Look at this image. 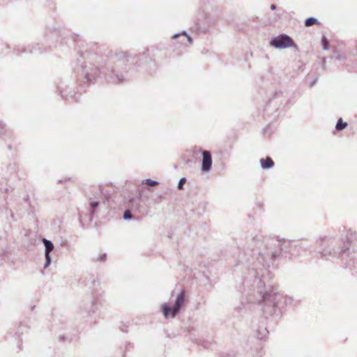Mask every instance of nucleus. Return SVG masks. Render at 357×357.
<instances>
[{"mask_svg": "<svg viewBox=\"0 0 357 357\" xmlns=\"http://www.w3.org/2000/svg\"><path fill=\"white\" fill-rule=\"evenodd\" d=\"M270 44L276 48H287L291 47H296L293 40L285 34L280 35L271 41Z\"/></svg>", "mask_w": 357, "mask_h": 357, "instance_id": "f257e3e1", "label": "nucleus"}, {"mask_svg": "<svg viewBox=\"0 0 357 357\" xmlns=\"http://www.w3.org/2000/svg\"><path fill=\"white\" fill-rule=\"evenodd\" d=\"M203 159L202 169L204 172H208L211 169L212 165V158L211 153L208 151H204L202 152Z\"/></svg>", "mask_w": 357, "mask_h": 357, "instance_id": "f03ea898", "label": "nucleus"}, {"mask_svg": "<svg viewBox=\"0 0 357 357\" xmlns=\"http://www.w3.org/2000/svg\"><path fill=\"white\" fill-rule=\"evenodd\" d=\"M185 301V292L182 291L177 296L176 303L172 310V317H174L178 312L181 307L183 305Z\"/></svg>", "mask_w": 357, "mask_h": 357, "instance_id": "7ed1b4c3", "label": "nucleus"}, {"mask_svg": "<svg viewBox=\"0 0 357 357\" xmlns=\"http://www.w3.org/2000/svg\"><path fill=\"white\" fill-rule=\"evenodd\" d=\"M43 242L45 246V257L47 259L46 264L45 267H47L51 261L50 257V252L53 250L54 245L52 242L50 241H47L46 239H43Z\"/></svg>", "mask_w": 357, "mask_h": 357, "instance_id": "20e7f679", "label": "nucleus"}, {"mask_svg": "<svg viewBox=\"0 0 357 357\" xmlns=\"http://www.w3.org/2000/svg\"><path fill=\"white\" fill-rule=\"evenodd\" d=\"M260 164L263 169H268L274 165V162L270 157H266L260 160Z\"/></svg>", "mask_w": 357, "mask_h": 357, "instance_id": "39448f33", "label": "nucleus"}, {"mask_svg": "<svg viewBox=\"0 0 357 357\" xmlns=\"http://www.w3.org/2000/svg\"><path fill=\"white\" fill-rule=\"evenodd\" d=\"M356 233H353V232H349L347 234V245L344 248V250H347L349 249V245H351V242L354 241V240H356Z\"/></svg>", "mask_w": 357, "mask_h": 357, "instance_id": "423d86ee", "label": "nucleus"}, {"mask_svg": "<svg viewBox=\"0 0 357 357\" xmlns=\"http://www.w3.org/2000/svg\"><path fill=\"white\" fill-rule=\"evenodd\" d=\"M162 312L166 318H168L169 315L172 316V307H169L167 304H164L162 305Z\"/></svg>", "mask_w": 357, "mask_h": 357, "instance_id": "0eeeda50", "label": "nucleus"}, {"mask_svg": "<svg viewBox=\"0 0 357 357\" xmlns=\"http://www.w3.org/2000/svg\"><path fill=\"white\" fill-rule=\"evenodd\" d=\"M314 24H319L318 20L314 17L307 18L305 22V26H310Z\"/></svg>", "mask_w": 357, "mask_h": 357, "instance_id": "6e6552de", "label": "nucleus"}, {"mask_svg": "<svg viewBox=\"0 0 357 357\" xmlns=\"http://www.w3.org/2000/svg\"><path fill=\"white\" fill-rule=\"evenodd\" d=\"M347 126V123H344L342 121V119H340L338 121H337V123L336 124V126H335V128L336 130H343L344 128H345Z\"/></svg>", "mask_w": 357, "mask_h": 357, "instance_id": "1a4fd4ad", "label": "nucleus"}, {"mask_svg": "<svg viewBox=\"0 0 357 357\" xmlns=\"http://www.w3.org/2000/svg\"><path fill=\"white\" fill-rule=\"evenodd\" d=\"M321 42L324 49L327 50L328 48V41L325 36H323Z\"/></svg>", "mask_w": 357, "mask_h": 357, "instance_id": "9d476101", "label": "nucleus"}, {"mask_svg": "<svg viewBox=\"0 0 357 357\" xmlns=\"http://www.w3.org/2000/svg\"><path fill=\"white\" fill-rule=\"evenodd\" d=\"M146 184L149 186H155L158 184L157 181H152L151 179H146L145 181Z\"/></svg>", "mask_w": 357, "mask_h": 357, "instance_id": "9b49d317", "label": "nucleus"}, {"mask_svg": "<svg viewBox=\"0 0 357 357\" xmlns=\"http://www.w3.org/2000/svg\"><path fill=\"white\" fill-rule=\"evenodd\" d=\"M185 182H186V179L185 178H181L178 182V189H182L183 185L185 183Z\"/></svg>", "mask_w": 357, "mask_h": 357, "instance_id": "f8f14e48", "label": "nucleus"}, {"mask_svg": "<svg viewBox=\"0 0 357 357\" xmlns=\"http://www.w3.org/2000/svg\"><path fill=\"white\" fill-rule=\"evenodd\" d=\"M132 217V215H131V213L129 210H126L124 213V215H123V218L125 219H130Z\"/></svg>", "mask_w": 357, "mask_h": 357, "instance_id": "ddd939ff", "label": "nucleus"}, {"mask_svg": "<svg viewBox=\"0 0 357 357\" xmlns=\"http://www.w3.org/2000/svg\"><path fill=\"white\" fill-rule=\"evenodd\" d=\"M98 204H99V203L98 202H93L91 203V206L93 208H95L96 207H97L98 206Z\"/></svg>", "mask_w": 357, "mask_h": 357, "instance_id": "4468645a", "label": "nucleus"}, {"mask_svg": "<svg viewBox=\"0 0 357 357\" xmlns=\"http://www.w3.org/2000/svg\"><path fill=\"white\" fill-rule=\"evenodd\" d=\"M275 8H276V6H275V5H274V4H272V5H271V8L272 10L275 9Z\"/></svg>", "mask_w": 357, "mask_h": 357, "instance_id": "2eb2a0df", "label": "nucleus"}, {"mask_svg": "<svg viewBox=\"0 0 357 357\" xmlns=\"http://www.w3.org/2000/svg\"><path fill=\"white\" fill-rule=\"evenodd\" d=\"M188 40L190 41V43H192V39L190 37H188Z\"/></svg>", "mask_w": 357, "mask_h": 357, "instance_id": "dca6fc26", "label": "nucleus"}]
</instances>
